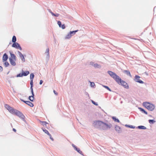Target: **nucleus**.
<instances>
[{
	"mask_svg": "<svg viewBox=\"0 0 156 156\" xmlns=\"http://www.w3.org/2000/svg\"><path fill=\"white\" fill-rule=\"evenodd\" d=\"M139 108L141 111H142V112H144L147 115V112L145 111L143 109L141 108Z\"/></svg>",
	"mask_w": 156,
	"mask_h": 156,
	"instance_id": "obj_24",
	"label": "nucleus"
},
{
	"mask_svg": "<svg viewBox=\"0 0 156 156\" xmlns=\"http://www.w3.org/2000/svg\"><path fill=\"white\" fill-rule=\"evenodd\" d=\"M9 59L11 64L13 66H15L16 65V63L15 62V61L16 60V59H12L11 58H9Z\"/></svg>",
	"mask_w": 156,
	"mask_h": 156,
	"instance_id": "obj_10",
	"label": "nucleus"
},
{
	"mask_svg": "<svg viewBox=\"0 0 156 156\" xmlns=\"http://www.w3.org/2000/svg\"><path fill=\"white\" fill-rule=\"evenodd\" d=\"M61 27L62 29H64L65 28V25L63 24L61 25Z\"/></svg>",
	"mask_w": 156,
	"mask_h": 156,
	"instance_id": "obj_36",
	"label": "nucleus"
},
{
	"mask_svg": "<svg viewBox=\"0 0 156 156\" xmlns=\"http://www.w3.org/2000/svg\"><path fill=\"white\" fill-rule=\"evenodd\" d=\"M92 103L94 105H98V104L95 103L94 101H92Z\"/></svg>",
	"mask_w": 156,
	"mask_h": 156,
	"instance_id": "obj_37",
	"label": "nucleus"
},
{
	"mask_svg": "<svg viewBox=\"0 0 156 156\" xmlns=\"http://www.w3.org/2000/svg\"><path fill=\"white\" fill-rule=\"evenodd\" d=\"M8 55L6 54L5 53L3 56L2 58V60L3 62H5L6 61L7 59L8 58Z\"/></svg>",
	"mask_w": 156,
	"mask_h": 156,
	"instance_id": "obj_9",
	"label": "nucleus"
},
{
	"mask_svg": "<svg viewBox=\"0 0 156 156\" xmlns=\"http://www.w3.org/2000/svg\"><path fill=\"white\" fill-rule=\"evenodd\" d=\"M42 129L43 131L46 134H47L48 135L50 133L48 132V131L46 129Z\"/></svg>",
	"mask_w": 156,
	"mask_h": 156,
	"instance_id": "obj_22",
	"label": "nucleus"
},
{
	"mask_svg": "<svg viewBox=\"0 0 156 156\" xmlns=\"http://www.w3.org/2000/svg\"><path fill=\"white\" fill-rule=\"evenodd\" d=\"M115 130L118 133H120L121 131V129L120 127L118 126H116L115 127Z\"/></svg>",
	"mask_w": 156,
	"mask_h": 156,
	"instance_id": "obj_11",
	"label": "nucleus"
},
{
	"mask_svg": "<svg viewBox=\"0 0 156 156\" xmlns=\"http://www.w3.org/2000/svg\"><path fill=\"white\" fill-rule=\"evenodd\" d=\"M140 77L138 76H136L135 77V80L136 82H138L140 83H144V82L140 79Z\"/></svg>",
	"mask_w": 156,
	"mask_h": 156,
	"instance_id": "obj_6",
	"label": "nucleus"
},
{
	"mask_svg": "<svg viewBox=\"0 0 156 156\" xmlns=\"http://www.w3.org/2000/svg\"><path fill=\"white\" fill-rule=\"evenodd\" d=\"M43 82V81L42 80H41L40 82V85Z\"/></svg>",
	"mask_w": 156,
	"mask_h": 156,
	"instance_id": "obj_40",
	"label": "nucleus"
},
{
	"mask_svg": "<svg viewBox=\"0 0 156 156\" xmlns=\"http://www.w3.org/2000/svg\"><path fill=\"white\" fill-rule=\"evenodd\" d=\"M30 84L31 91L32 94L33 95H34V91H33V80H31L30 82Z\"/></svg>",
	"mask_w": 156,
	"mask_h": 156,
	"instance_id": "obj_8",
	"label": "nucleus"
},
{
	"mask_svg": "<svg viewBox=\"0 0 156 156\" xmlns=\"http://www.w3.org/2000/svg\"><path fill=\"white\" fill-rule=\"evenodd\" d=\"M103 87L107 89V90H108L109 91H111V90L109 88V87H108L106 86H103Z\"/></svg>",
	"mask_w": 156,
	"mask_h": 156,
	"instance_id": "obj_30",
	"label": "nucleus"
},
{
	"mask_svg": "<svg viewBox=\"0 0 156 156\" xmlns=\"http://www.w3.org/2000/svg\"><path fill=\"white\" fill-rule=\"evenodd\" d=\"M51 12L52 15H54L56 17H58L59 15V14H54V13H53V12Z\"/></svg>",
	"mask_w": 156,
	"mask_h": 156,
	"instance_id": "obj_32",
	"label": "nucleus"
},
{
	"mask_svg": "<svg viewBox=\"0 0 156 156\" xmlns=\"http://www.w3.org/2000/svg\"><path fill=\"white\" fill-rule=\"evenodd\" d=\"M4 65H5V67H7L8 66H9V63L8 62H5L4 63Z\"/></svg>",
	"mask_w": 156,
	"mask_h": 156,
	"instance_id": "obj_28",
	"label": "nucleus"
},
{
	"mask_svg": "<svg viewBox=\"0 0 156 156\" xmlns=\"http://www.w3.org/2000/svg\"><path fill=\"white\" fill-rule=\"evenodd\" d=\"M22 74L23 76H26L28 75L29 74V72L28 71H26L25 72H23Z\"/></svg>",
	"mask_w": 156,
	"mask_h": 156,
	"instance_id": "obj_15",
	"label": "nucleus"
},
{
	"mask_svg": "<svg viewBox=\"0 0 156 156\" xmlns=\"http://www.w3.org/2000/svg\"><path fill=\"white\" fill-rule=\"evenodd\" d=\"M57 23H58V25H59V27H61V26L62 25L61 22L59 21H58Z\"/></svg>",
	"mask_w": 156,
	"mask_h": 156,
	"instance_id": "obj_31",
	"label": "nucleus"
},
{
	"mask_svg": "<svg viewBox=\"0 0 156 156\" xmlns=\"http://www.w3.org/2000/svg\"><path fill=\"white\" fill-rule=\"evenodd\" d=\"M123 72L125 73L126 75L129 76L130 77H132V76L129 71L128 70H125L123 71Z\"/></svg>",
	"mask_w": 156,
	"mask_h": 156,
	"instance_id": "obj_13",
	"label": "nucleus"
},
{
	"mask_svg": "<svg viewBox=\"0 0 156 156\" xmlns=\"http://www.w3.org/2000/svg\"><path fill=\"white\" fill-rule=\"evenodd\" d=\"M90 85L92 87H94L95 86V84L93 82H90Z\"/></svg>",
	"mask_w": 156,
	"mask_h": 156,
	"instance_id": "obj_34",
	"label": "nucleus"
},
{
	"mask_svg": "<svg viewBox=\"0 0 156 156\" xmlns=\"http://www.w3.org/2000/svg\"><path fill=\"white\" fill-rule=\"evenodd\" d=\"M12 130L15 132H16V129H15L13 128Z\"/></svg>",
	"mask_w": 156,
	"mask_h": 156,
	"instance_id": "obj_42",
	"label": "nucleus"
},
{
	"mask_svg": "<svg viewBox=\"0 0 156 156\" xmlns=\"http://www.w3.org/2000/svg\"><path fill=\"white\" fill-rule=\"evenodd\" d=\"M21 101L23 102H24L25 103V102H26V101H24V100H22V99H21Z\"/></svg>",
	"mask_w": 156,
	"mask_h": 156,
	"instance_id": "obj_44",
	"label": "nucleus"
},
{
	"mask_svg": "<svg viewBox=\"0 0 156 156\" xmlns=\"http://www.w3.org/2000/svg\"><path fill=\"white\" fill-rule=\"evenodd\" d=\"M93 126L96 128L103 130H106L111 129L112 127L110 123H107L100 120H95L93 123Z\"/></svg>",
	"mask_w": 156,
	"mask_h": 156,
	"instance_id": "obj_1",
	"label": "nucleus"
},
{
	"mask_svg": "<svg viewBox=\"0 0 156 156\" xmlns=\"http://www.w3.org/2000/svg\"><path fill=\"white\" fill-rule=\"evenodd\" d=\"M18 53L19 55V56L21 58V60L23 61V62L25 61V59L23 55L22 54V53L20 51H18Z\"/></svg>",
	"mask_w": 156,
	"mask_h": 156,
	"instance_id": "obj_7",
	"label": "nucleus"
},
{
	"mask_svg": "<svg viewBox=\"0 0 156 156\" xmlns=\"http://www.w3.org/2000/svg\"><path fill=\"white\" fill-rule=\"evenodd\" d=\"M53 92H54V94L55 95H58V93L55 90H53Z\"/></svg>",
	"mask_w": 156,
	"mask_h": 156,
	"instance_id": "obj_39",
	"label": "nucleus"
},
{
	"mask_svg": "<svg viewBox=\"0 0 156 156\" xmlns=\"http://www.w3.org/2000/svg\"><path fill=\"white\" fill-rule=\"evenodd\" d=\"M2 67L0 66V71H2Z\"/></svg>",
	"mask_w": 156,
	"mask_h": 156,
	"instance_id": "obj_41",
	"label": "nucleus"
},
{
	"mask_svg": "<svg viewBox=\"0 0 156 156\" xmlns=\"http://www.w3.org/2000/svg\"><path fill=\"white\" fill-rule=\"evenodd\" d=\"M129 126L131 128L134 129L135 128V126Z\"/></svg>",
	"mask_w": 156,
	"mask_h": 156,
	"instance_id": "obj_38",
	"label": "nucleus"
},
{
	"mask_svg": "<svg viewBox=\"0 0 156 156\" xmlns=\"http://www.w3.org/2000/svg\"><path fill=\"white\" fill-rule=\"evenodd\" d=\"M11 57L9 58H11L12 59H16V57L15 55L12 53H10Z\"/></svg>",
	"mask_w": 156,
	"mask_h": 156,
	"instance_id": "obj_14",
	"label": "nucleus"
},
{
	"mask_svg": "<svg viewBox=\"0 0 156 156\" xmlns=\"http://www.w3.org/2000/svg\"><path fill=\"white\" fill-rule=\"evenodd\" d=\"M149 122L151 124H153L155 123V121L153 120H149Z\"/></svg>",
	"mask_w": 156,
	"mask_h": 156,
	"instance_id": "obj_21",
	"label": "nucleus"
},
{
	"mask_svg": "<svg viewBox=\"0 0 156 156\" xmlns=\"http://www.w3.org/2000/svg\"><path fill=\"white\" fill-rule=\"evenodd\" d=\"M16 36H13V37H12V42H13L14 43H16Z\"/></svg>",
	"mask_w": 156,
	"mask_h": 156,
	"instance_id": "obj_19",
	"label": "nucleus"
},
{
	"mask_svg": "<svg viewBox=\"0 0 156 156\" xmlns=\"http://www.w3.org/2000/svg\"><path fill=\"white\" fill-rule=\"evenodd\" d=\"M46 53H47L48 55L49 54V48H48L46 50Z\"/></svg>",
	"mask_w": 156,
	"mask_h": 156,
	"instance_id": "obj_33",
	"label": "nucleus"
},
{
	"mask_svg": "<svg viewBox=\"0 0 156 156\" xmlns=\"http://www.w3.org/2000/svg\"><path fill=\"white\" fill-rule=\"evenodd\" d=\"M48 135L49 136V137H50V139H51L52 140H54L53 139V138L52 137L51 135L50 134H49Z\"/></svg>",
	"mask_w": 156,
	"mask_h": 156,
	"instance_id": "obj_35",
	"label": "nucleus"
},
{
	"mask_svg": "<svg viewBox=\"0 0 156 156\" xmlns=\"http://www.w3.org/2000/svg\"><path fill=\"white\" fill-rule=\"evenodd\" d=\"M5 107L11 113L15 115L19 116H21L23 115L22 113L19 111L14 109L8 105H5Z\"/></svg>",
	"mask_w": 156,
	"mask_h": 156,
	"instance_id": "obj_3",
	"label": "nucleus"
},
{
	"mask_svg": "<svg viewBox=\"0 0 156 156\" xmlns=\"http://www.w3.org/2000/svg\"><path fill=\"white\" fill-rule=\"evenodd\" d=\"M34 75L33 73H31L30 74V80H33L34 78Z\"/></svg>",
	"mask_w": 156,
	"mask_h": 156,
	"instance_id": "obj_26",
	"label": "nucleus"
},
{
	"mask_svg": "<svg viewBox=\"0 0 156 156\" xmlns=\"http://www.w3.org/2000/svg\"><path fill=\"white\" fill-rule=\"evenodd\" d=\"M143 105L148 110L151 111L153 110L154 108V106L153 104L148 102H144Z\"/></svg>",
	"mask_w": 156,
	"mask_h": 156,
	"instance_id": "obj_4",
	"label": "nucleus"
},
{
	"mask_svg": "<svg viewBox=\"0 0 156 156\" xmlns=\"http://www.w3.org/2000/svg\"><path fill=\"white\" fill-rule=\"evenodd\" d=\"M78 31V30H74V31H71L69 33L71 34H75L76 33V32H77Z\"/></svg>",
	"mask_w": 156,
	"mask_h": 156,
	"instance_id": "obj_23",
	"label": "nucleus"
},
{
	"mask_svg": "<svg viewBox=\"0 0 156 156\" xmlns=\"http://www.w3.org/2000/svg\"><path fill=\"white\" fill-rule=\"evenodd\" d=\"M41 124L43 126L46 125L48 124V123L45 121H41Z\"/></svg>",
	"mask_w": 156,
	"mask_h": 156,
	"instance_id": "obj_25",
	"label": "nucleus"
},
{
	"mask_svg": "<svg viewBox=\"0 0 156 156\" xmlns=\"http://www.w3.org/2000/svg\"><path fill=\"white\" fill-rule=\"evenodd\" d=\"M72 36L71 34L69 33L68 34L66 37V39H69Z\"/></svg>",
	"mask_w": 156,
	"mask_h": 156,
	"instance_id": "obj_17",
	"label": "nucleus"
},
{
	"mask_svg": "<svg viewBox=\"0 0 156 156\" xmlns=\"http://www.w3.org/2000/svg\"><path fill=\"white\" fill-rule=\"evenodd\" d=\"M21 101L23 102H24L25 103V102H26V101H24V100H22V99H21Z\"/></svg>",
	"mask_w": 156,
	"mask_h": 156,
	"instance_id": "obj_43",
	"label": "nucleus"
},
{
	"mask_svg": "<svg viewBox=\"0 0 156 156\" xmlns=\"http://www.w3.org/2000/svg\"><path fill=\"white\" fill-rule=\"evenodd\" d=\"M25 103L31 107H33L34 106L33 104L29 101H26L25 102Z\"/></svg>",
	"mask_w": 156,
	"mask_h": 156,
	"instance_id": "obj_12",
	"label": "nucleus"
},
{
	"mask_svg": "<svg viewBox=\"0 0 156 156\" xmlns=\"http://www.w3.org/2000/svg\"><path fill=\"white\" fill-rule=\"evenodd\" d=\"M34 94L33 95L32 94V95L31 96H30L29 97V99L32 101H33L34 99Z\"/></svg>",
	"mask_w": 156,
	"mask_h": 156,
	"instance_id": "obj_16",
	"label": "nucleus"
},
{
	"mask_svg": "<svg viewBox=\"0 0 156 156\" xmlns=\"http://www.w3.org/2000/svg\"><path fill=\"white\" fill-rule=\"evenodd\" d=\"M112 118L113 119V120L115 122H119V120L118 119H116L115 117H112Z\"/></svg>",
	"mask_w": 156,
	"mask_h": 156,
	"instance_id": "obj_20",
	"label": "nucleus"
},
{
	"mask_svg": "<svg viewBox=\"0 0 156 156\" xmlns=\"http://www.w3.org/2000/svg\"><path fill=\"white\" fill-rule=\"evenodd\" d=\"M108 73L119 84L121 85L126 89L129 88L128 84L125 81L122 80L119 77L117 76L115 73L110 71H108Z\"/></svg>",
	"mask_w": 156,
	"mask_h": 156,
	"instance_id": "obj_2",
	"label": "nucleus"
},
{
	"mask_svg": "<svg viewBox=\"0 0 156 156\" xmlns=\"http://www.w3.org/2000/svg\"><path fill=\"white\" fill-rule=\"evenodd\" d=\"M138 128L141 129H146V128L145 126H139L138 127Z\"/></svg>",
	"mask_w": 156,
	"mask_h": 156,
	"instance_id": "obj_18",
	"label": "nucleus"
},
{
	"mask_svg": "<svg viewBox=\"0 0 156 156\" xmlns=\"http://www.w3.org/2000/svg\"><path fill=\"white\" fill-rule=\"evenodd\" d=\"M23 76L22 73H19L16 75L17 77H21Z\"/></svg>",
	"mask_w": 156,
	"mask_h": 156,
	"instance_id": "obj_27",
	"label": "nucleus"
},
{
	"mask_svg": "<svg viewBox=\"0 0 156 156\" xmlns=\"http://www.w3.org/2000/svg\"><path fill=\"white\" fill-rule=\"evenodd\" d=\"M77 151H78V152H79V150H77Z\"/></svg>",
	"mask_w": 156,
	"mask_h": 156,
	"instance_id": "obj_45",
	"label": "nucleus"
},
{
	"mask_svg": "<svg viewBox=\"0 0 156 156\" xmlns=\"http://www.w3.org/2000/svg\"><path fill=\"white\" fill-rule=\"evenodd\" d=\"M94 66L95 67H101L99 65H98L97 64H95L94 65Z\"/></svg>",
	"mask_w": 156,
	"mask_h": 156,
	"instance_id": "obj_29",
	"label": "nucleus"
},
{
	"mask_svg": "<svg viewBox=\"0 0 156 156\" xmlns=\"http://www.w3.org/2000/svg\"><path fill=\"white\" fill-rule=\"evenodd\" d=\"M12 47L15 48L17 49H19L20 50H22V48L20 45L17 43H13L12 46Z\"/></svg>",
	"mask_w": 156,
	"mask_h": 156,
	"instance_id": "obj_5",
	"label": "nucleus"
}]
</instances>
